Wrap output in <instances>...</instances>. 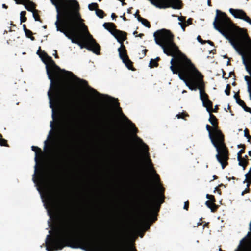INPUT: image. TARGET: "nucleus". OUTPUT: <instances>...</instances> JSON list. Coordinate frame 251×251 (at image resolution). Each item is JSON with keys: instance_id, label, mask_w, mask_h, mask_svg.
Instances as JSON below:
<instances>
[{"instance_id": "nucleus-1", "label": "nucleus", "mask_w": 251, "mask_h": 251, "mask_svg": "<svg viewBox=\"0 0 251 251\" xmlns=\"http://www.w3.org/2000/svg\"><path fill=\"white\" fill-rule=\"evenodd\" d=\"M154 37L156 43L162 48L164 53L173 57L170 61V69L173 73L178 74L179 78L191 90L199 89L200 99L209 113V121L214 127L217 126L216 118L211 114L212 103L204 91L203 75L178 50L173 42V36L169 31L164 29L158 30L154 33Z\"/></svg>"}, {"instance_id": "nucleus-2", "label": "nucleus", "mask_w": 251, "mask_h": 251, "mask_svg": "<svg viewBox=\"0 0 251 251\" xmlns=\"http://www.w3.org/2000/svg\"><path fill=\"white\" fill-rule=\"evenodd\" d=\"M43 62L46 65L48 78L50 80V86L48 92L50 107L52 109L53 120L50 121V130L47 139L44 141V150L46 154L51 157L58 156L62 151L63 141L62 136L53 132L55 108H58L63 102V98L61 95L58 84L62 79H67L79 85H84L86 82L80 80L71 72L61 70L44 51L40 50L37 52Z\"/></svg>"}, {"instance_id": "nucleus-3", "label": "nucleus", "mask_w": 251, "mask_h": 251, "mask_svg": "<svg viewBox=\"0 0 251 251\" xmlns=\"http://www.w3.org/2000/svg\"><path fill=\"white\" fill-rule=\"evenodd\" d=\"M55 6L56 30L63 33L72 43L81 49L86 48L98 54L100 46L89 34L81 18L79 4L75 0H50Z\"/></svg>"}, {"instance_id": "nucleus-4", "label": "nucleus", "mask_w": 251, "mask_h": 251, "mask_svg": "<svg viewBox=\"0 0 251 251\" xmlns=\"http://www.w3.org/2000/svg\"><path fill=\"white\" fill-rule=\"evenodd\" d=\"M139 236H47V251L66 246L85 251H137L135 241Z\"/></svg>"}, {"instance_id": "nucleus-5", "label": "nucleus", "mask_w": 251, "mask_h": 251, "mask_svg": "<svg viewBox=\"0 0 251 251\" xmlns=\"http://www.w3.org/2000/svg\"><path fill=\"white\" fill-rule=\"evenodd\" d=\"M213 22L214 28L221 33L241 55L246 70L251 75V40L243 29L235 26L226 14L218 10Z\"/></svg>"}, {"instance_id": "nucleus-6", "label": "nucleus", "mask_w": 251, "mask_h": 251, "mask_svg": "<svg viewBox=\"0 0 251 251\" xmlns=\"http://www.w3.org/2000/svg\"><path fill=\"white\" fill-rule=\"evenodd\" d=\"M120 116L125 122L130 133L133 136L135 141L140 147L142 156L146 164L147 167L151 176L154 187L156 191V194L153 195L151 199V204L150 211L147 215L146 220H156L155 216H152L151 214L154 209L157 208V211H158L160 204L163 202L164 196L163 192V188L159 182L158 175L155 173L153 169L150 159L149 158V152L148 146L142 141V139L136 135L137 129L135 125L130 121L124 114L120 113Z\"/></svg>"}, {"instance_id": "nucleus-7", "label": "nucleus", "mask_w": 251, "mask_h": 251, "mask_svg": "<svg viewBox=\"0 0 251 251\" xmlns=\"http://www.w3.org/2000/svg\"><path fill=\"white\" fill-rule=\"evenodd\" d=\"M32 150L35 153V161L36 162L32 179L40 194L48 215L50 218H53L58 212L60 202L50 185L48 176L42 173L37 174L38 163L44 159V153L41 149L36 146H32Z\"/></svg>"}, {"instance_id": "nucleus-8", "label": "nucleus", "mask_w": 251, "mask_h": 251, "mask_svg": "<svg viewBox=\"0 0 251 251\" xmlns=\"http://www.w3.org/2000/svg\"><path fill=\"white\" fill-rule=\"evenodd\" d=\"M206 128L208 132L211 142L217 152L216 158L221 164L222 169H224L227 165L228 158L227 150L224 143V136L221 131L218 129L217 126H213L211 128L208 125H207Z\"/></svg>"}, {"instance_id": "nucleus-9", "label": "nucleus", "mask_w": 251, "mask_h": 251, "mask_svg": "<svg viewBox=\"0 0 251 251\" xmlns=\"http://www.w3.org/2000/svg\"><path fill=\"white\" fill-rule=\"evenodd\" d=\"M103 26L105 29L108 30L117 39L118 42L121 43L126 39L125 33L120 30L115 29L114 25L113 23H104Z\"/></svg>"}, {"instance_id": "nucleus-10", "label": "nucleus", "mask_w": 251, "mask_h": 251, "mask_svg": "<svg viewBox=\"0 0 251 251\" xmlns=\"http://www.w3.org/2000/svg\"><path fill=\"white\" fill-rule=\"evenodd\" d=\"M229 12L235 18L242 19L251 24V19H250L242 10L230 8Z\"/></svg>"}, {"instance_id": "nucleus-11", "label": "nucleus", "mask_w": 251, "mask_h": 251, "mask_svg": "<svg viewBox=\"0 0 251 251\" xmlns=\"http://www.w3.org/2000/svg\"><path fill=\"white\" fill-rule=\"evenodd\" d=\"M119 54L120 58L123 60L126 66L129 69H131V62L128 59L126 54V50L123 45L121 44L120 48L118 49Z\"/></svg>"}, {"instance_id": "nucleus-12", "label": "nucleus", "mask_w": 251, "mask_h": 251, "mask_svg": "<svg viewBox=\"0 0 251 251\" xmlns=\"http://www.w3.org/2000/svg\"><path fill=\"white\" fill-rule=\"evenodd\" d=\"M17 4H23L25 8L29 11L32 12L35 11L34 4L29 1V0H14Z\"/></svg>"}, {"instance_id": "nucleus-13", "label": "nucleus", "mask_w": 251, "mask_h": 251, "mask_svg": "<svg viewBox=\"0 0 251 251\" xmlns=\"http://www.w3.org/2000/svg\"><path fill=\"white\" fill-rule=\"evenodd\" d=\"M206 197L208 199L205 202L206 206L211 209L212 212H214L217 208L214 196L207 194Z\"/></svg>"}, {"instance_id": "nucleus-14", "label": "nucleus", "mask_w": 251, "mask_h": 251, "mask_svg": "<svg viewBox=\"0 0 251 251\" xmlns=\"http://www.w3.org/2000/svg\"><path fill=\"white\" fill-rule=\"evenodd\" d=\"M178 20L180 21L179 24L181 25L183 31H184V28L185 26L189 25L191 24V19H189L187 21H185V18L184 17H179Z\"/></svg>"}, {"instance_id": "nucleus-15", "label": "nucleus", "mask_w": 251, "mask_h": 251, "mask_svg": "<svg viewBox=\"0 0 251 251\" xmlns=\"http://www.w3.org/2000/svg\"><path fill=\"white\" fill-rule=\"evenodd\" d=\"M244 79L246 81L247 86H248V91L250 94V97L251 99V82L250 80V78L248 76H245L244 77Z\"/></svg>"}, {"instance_id": "nucleus-16", "label": "nucleus", "mask_w": 251, "mask_h": 251, "mask_svg": "<svg viewBox=\"0 0 251 251\" xmlns=\"http://www.w3.org/2000/svg\"><path fill=\"white\" fill-rule=\"evenodd\" d=\"M237 159L239 162V165L242 166L243 169H245L247 164V161L245 158L242 157H240V158H238Z\"/></svg>"}, {"instance_id": "nucleus-17", "label": "nucleus", "mask_w": 251, "mask_h": 251, "mask_svg": "<svg viewBox=\"0 0 251 251\" xmlns=\"http://www.w3.org/2000/svg\"><path fill=\"white\" fill-rule=\"evenodd\" d=\"M138 20L139 22H141L144 26L147 27H150V23L146 19L142 18L140 16H138Z\"/></svg>"}, {"instance_id": "nucleus-18", "label": "nucleus", "mask_w": 251, "mask_h": 251, "mask_svg": "<svg viewBox=\"0 0 251 251\" xmlns=\"http://www.w3.org/2000/svg\"><path fill=\"white\" fill-rule=\"evenodd\" d=\"M245 177L246 179L244 181V183H245V182H248L251 183V167L249 173L245 175Z\"/></svg>"}, {"instance_id": "nucleus-19", "label": "nucleus", "mask_w": 251, "mask_h": 251, "mask_svg": "<svg viewBox=\"0 0 251 251\" xmlns=\"http://www.w3.org/2000/svg\"><path fill=\"white\" fill-rule=\"evenodd\" d=\"M237 102L240 105H241L245 109V111H249L250 108L246 106L243 100H238Z\"/></svg>"}, {"instance_id": "nucleus-20", "label": "nucleus", "mask_w": 251, "mask_h": 251, "mask_svg": "<svg viewBox=\"0 0 251 251\" xmlns=\"http://www.w3.org/2000/svg\"><path fill=\"white\" fill-rule=\"evenodd\" d=\"M25 14H26V12L25 11H22L21 13H20V20H21V23H23V22H25L26 21V17H25Z\"/></svg>"}, {"instance_id": "nucleus-21", "label": "nucleus", "mask_w": 251, "mask_h": 251, "mask_svg": "<svg viewBox=\"0 0 251 251\" xmlns=\"http://www.w3.org/2000/svg\"><path fill=\"white\" fill-rule=\"evenodd\" d=\"M98 4L96 3H92L88 5V8L90 10H94L97 9Z\"/></svg>"}, {"instance_id": "nucleus-22", "label": "nucleus", "mask_w": 251, "mask_h": 251, "mask_svg": "<svg viewBox=\"0 0 251 251\" xmlns=\"http://www.w3.org/2000/svg\"><path fill=\"white\" fill-rule=\"evenodd\" d=\"M159 59L157 57L156 59H151L150 63V65L151 68L157 66V61Z\"/></svg>"}, {"instance_id": "nucleus-23", "label": "nucleus", "mask_w": 251, "mask_h": 251, "mask_svg": "<svg viewBox=\"0 0 251 251\" xmlns=\"http://www.w3.org/2000/svg\"><path fill=\"white\" fill-rule=\"evenodd\" d=\"M96 15L100 18H102L103 17V12L100 9H96Z\"/></svg>"}, {"instance_id": "nucleus-24", "label": "nucleus", "mask_w": 251, "mask_h": 251, "mask_svg": "<svg viewBox=\"0 0 251 251\" xmlns=\"http://www.w3.org/2000/svg\"><path fill=\"white\" fill-rule=\"evenodd\" d=\"M25 33L26 36L27 37L30 38L32 40H34V37H31L32 32L30 30H28L27 29H25Z\"/></svg>"}, {"instance_id": "nucleus-25", "label": "nucleus", "mask_w": 251, "mask_h": 251, "mask_svg": "<svg viewBox=\"0 0 251 251\" xmlns=\"http://www.w3.org/2000/svg\"><path fill=\"white\" fill-rule=\"evenodd\" d=\"M187 116V114H185L184 113H180V114H177L176 115V117L178 118V119H179V118H184V117L185 116Z\"/></svg>"}, {"instance_id": "nucleus-26", "label": "nucleus", "mask_w": 251, "mask_h": 251, "mask_svg": "<svg viewBox=\"0 0 251 251\" xmlns=\"http://www.w3.org/2000/svg\"><path fill=\"white\" fill-rule=\"evenodd\" d=\"M32 15L35 21H39V16L36 13L35 10L32 12Z\"/></svg>"}, {"instance_id": "nucleus-27", "label": "nucleus", "mask_w": 251, "mask_h": 251, "mask_svg": "<svg viewBox=\"0 0 251 251\" xmlns=\"http://www.w3.org/2000/svg\"><path fill=\"white\" fill-rule=\"evenodd\" d=\"M1 136H0V145L1 146H4L5 145L6 141L4 139H2L1 138Z\"/></svg>"}, {"instance_id": "nucleus-28", "label": "nucleus", "mask_w": 251, "mask_h": 251, "mask_svg": "<svg viewBox=\"0 0 251 251\" xmlns=\"http://www.w3.org/2000/svg\"><path fill=\"white\" fill-rule=\"evenodd\" d=\"M67 108H68V110L69 112L71 114H73V110H72V108L71 107V106H70V104L67 103Z\"/></svg>"}, {"instance_id": "nucleus-29", "label": "nucleus", "mask_w": 251, "mask_h": 251, "mask_svg": "<svg viewBox=\"0 0 251 251\" xmlns=\"http://www.w3.org/2000/svg\"><path fill=\"white\" fill-rule=\"evenodd\" d=\"M225 93L227 95H229V94H230V91H229V86L228 85H227L226 86V89L225 90Z\"/></svg>"}, {"instance_id": "nucleus-30", "label": "nucleus", "mask_w": 251, "mask_h": 251, "mask_svg": "<svg viewBox=\"0 0 251 251\" xmlns=\"http://www.w3.org/2000/svg\"><path fill=\"white\" fill-rule=\"evenodd\" d=\"M244 151V150H241L238 153H237V158H240V157H242L241 156V155L242 154V153Z\"/></svg>"}, {"instance_id": "nucleus-31", "label": "nucleus", "mask_w": 251, "mask_h": 251, "mask_svg": "<svg viewBox=\"0 0 251 251\" xmlns=\"http://www.w3.org/2000/svg\"><path fill=\"white\" fill-rule=\"evenodd\" d=\"M91 92L92 93L93 95H98L99 94L94 89H91Z\"/></svg>"}, {"instance_id": "nucleus-32", "label": "nucleus", "mask_w": 251, "mask_h": 251, "mask_svg": "<svg viewBox=\"0 0 251 251\" xmlns=\"http://www.w3.org/2000/svg\"><path fill=\"white\" fill-rule=\"evenodd\" d=\"M250 231L248 232L247 235H251V220L249 224Z\"/></svg>"}, {"instance_id": "nucleus-33", "label": "nucleus", "mask_w": 251, "mask_h": 251, "mask_svg": "<svg viewBox=\"0 0 251 251\" xmlns=\"http://www.w3.org/2000/svg\"><path fill=\"white\" fill-rule=\"evenodd\" d=\"M188 207V201H186L185 202L184 206V209L187 210Z\"/></svg>"}, {"instance_id": "nucleus-34", "label": "nucleus", "mask_w": 251, "mask_h": 251, "mask_svg": "<svg viewBox=\"0 0 251 251\" xmlns=\"http://www.w3.org/2000/svg\"><path fill=\"white\" fill-rule=\"evenodd\" d=\"M248 192V188H246L245 190H244L242 192V194L241 195L243 196L244 195V194L247 193Z\"/></svg>"}, {"instance_id": "nucleus-35", "label": "nucleus", "mask_w": 251, "mask_h": 251, "mask_svg": "<svg viewBox=\"0 0 251 251\" xmlns=\"http://www.w3.org/2000/svg\"><path fill=\"white\" fill-rule=\"evenodd\" d=\"M197 39H198V41H199V42H200V43H203V42H202V40L201 39V38H200V37L199 36H198V37H197Z\"/></svg>"}, {"instance_id": "nucleus-36", "label": "nucleus", "mask_w": 251, "mask_h": 251, "mask_svg": "<svg viewBox=\"0 0 251 251\" xmlns=\"http://www.w3.org/2000/svg\"><path fill=\"white\" fill-rule=\"evenodd\" d=\"M147 50L146 49H144L142 50L143 53L144 55H145L146 53L147 52Z\"/></svg>"}, {"instance_id": "nucleus-37", "label": "nucleus", "mask_w": 251, "mask_h": 251, "mask_svg": "<svg viewBox=\"0 0 251 251\" xmlns=\"http://www.w3.org/2000/svg\"><path fill=\"white\" fill-rule=\"evenodd\" d=\"M54 54H53V55L55 56V58H57L58 56H57V53H56V50H54Z\"/></svg>"}, {"instance_id": "nucleus-38", "label": "nucleus", "mask_w": 251, "mask_h": 251, "mask_svg": "<svg viewBox=\"0 0 251 251\" xmlns=\"http://www.w3.org/2000/svg\"><path fill=\"white\" fill-rule=\"evenodd\" d=\"M206 42H207L208 43H209L210 45H213V43L211 41H209V40H207L206 41Z\"/></svg>"}, {"instance_id": "nucleus-39", "label": "nucleus", "mask_w": 251, "mask_h": 251, "mask_svg": "<svg viewBox=\"0 0 251 251\" xmlns=\"http://www.w3.org/2000/svg\"><path fill=\"white\" fill-rule=\"evenodd\" d=\"M2 7L6 9L7 8V6L5 4H2Z\"/></svg>"}, {"instance_id": "nucleus-40", "label": "nucleus", "mask_w": 251, "mask_h": 251, "mask_svg": "<svg viewBox=\"0 0 251 251\" xmlns=\"http://www.w3.org/2000/svg\"><path fill=\"white\" fill-rule=\"evenodd\" d=\"M138 11H137L136 12V13L134 14V15H135V17H138Z\"/></svg>"}, {"instance_id": "nucleus-41", "label": "nucleus", "mask_w": 251, "mask_h": 251, "mask_svg": "<svg viewBox=\"0 0 251 251\" xmlns=\"http://www.w3.org/2000/svg\"><path fill=\"white\" fill-rule=\"evenodd\" d=\"M249 155L251 156V151H249Z\"/></svg>"}, {"instance_id": "nucleus-42", "label": "nucleus", "mask_w": 251, "mask_h": 251, "mask_svg": "<svg viewBox=\"0 0 251 251\" xmlns=\"http://www.w3.org/2000/svg\"><path fill=\"white\" fill-rule=\"evenodd\" d=\"M210 0H208V5H210Z\"/></svg>"}, {"instance_id": "nucleus-43", "label": "nucleus", "mask_w": 251, "mask_h": 251, "mask_svg": "<svg viewBox=\"0 0 251 251\" xmlns=\"http://www.w3.org/2000/svg\"><path fill=\"white\" fill-rule=\"evenodd\" d=\"M186 91L185 90H183V91L182 92V93L183 94H184V93H186Z\"/></svg>"}, {"instance_id": "nucleus-44", "label": "nucleus", "mask_w": 251, "mask_h": 251, "mask_svg": "<svg viewBox=\"0 0 251 251\" xmlns=\"http://www.w3.org/2000/svg\"><path fill=\"white\" fill-rule=\"evenodd\" d=\"M122 5H124V4H125V3H124V2H123V1H122Z\"/></svg>"}, {"instance_id": "nucleus-45", "label": "nucleus", "mask_w": 251, "mask_h": 251, "mask_svg": "<svg viewBox=\"0 0 251 251\" xmlns=\"http://www.w3.org/2000/svg\"><path fill=\"white\" fill-rule=\"evenodd\" d=\"M142 35H143V34H140L139 35V36L141 37Z\"/></svg>"}, {"instance_id": "nucleus-46", "label": "nucleus", "mask_w": 251, "mask_h": 251, "mask_svg": "<svg viewBox=\"0 0 251 251\" xmlns=\"http://www.w3.org/2000/svg\"><path fill=\"white\" fill-rule=\"evenodd\" d=\"M246 237H251V236H245V237L243 239H245Z\"/></svg>"}, {"instance_id": "nucleus-47", "label": "nucleus", "mask_w": 251, "mask_h": 251, "mask_svg": "<svg viewBox=\"0 0 251 251\" xmlns=\"http://www.w3.org/2000/svg\"><path fill=\"white\" fill-rule=\"evenodd\" d=\"M219 251H223L221 249V248H220L219 249Z\"/></svg>"}, {"instance_id": "nucleus-48", "label": "nucleus", "mask_w": 251, "mask_h": 251, "mask_svg": "<svg viewBox=\"0 0 251 251\" xmlns=\"http://www.w3.org/2000/svg\"><path fill=\"white\" fill-rule=\"evenodd\" d=\"M216 177V176H215V175L213 176V178H214V179H215Z\"/></svg>"}, {"instance_id": "nucleus-49", "label": "nucleus", "mask_w": 251, "mask_h": 251, "mask_svg": "<svg viewBox=\"0 0 251 251\" xmlns=\"http://www.w3.org/2000/svg\"><path fill=\"white\" fill-rule=\"evenodd\" d=\"M114 14H112V17H114Z\"/></svg>"}, {"instance_id": "nucleus-50", "label": "nucleus", "mask_w": 251, "mask_h": 251, "mask_svg": "<svg viewBox=\"0 0 251 251\" xmlns=\"http://www.w3.org/2000/svg\"><path fill=\"white\" fill-rule=\"evenodd\" d=\"M135 33H136V32H134V35L135 34Z\"/></svg>"}, {"instance_id": "nucleus-51", "label": "nucleus", "mask_w": 251, "mask_h": 251, "mask_svg": "<svg viewBox=\"0 0 251 251\" xmlns=\"http://www.w3.org/2000/svg\"><path fill=\"white\" fill-rule=\"evenodd\" d=\"M248 186H249V184H247V187H248Z\"/></svg>"}, {"instance_id": "nucleus-52", "label": "nucleus", "mask_w": 251, "mask_h": 251, "mask_svg": "<svg viewBox=\"0 0 251 251\" xmlns=\"http://www.w3.org/2000/svg\"><path fill=\"white\" fill-rule=\"evenodd\" d=\"M238 251V249H237V250H236V251Z\"/></svg>"}, {"instance_id": "nucleus-53", "label": "nucleus", "mask_w": 251, "mask_h": 251, "mask_svg": "<svg viewBox=\"0 0 251 251\" xmlns=\"http://www.w3.org/2000/svg\"><path fill=\"white\" fill-rule=\"evenodd\" d=\"M55 236H57V234H55Z\"/></svg>"}]
</instances>
